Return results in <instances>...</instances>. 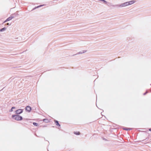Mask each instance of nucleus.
Listing matches in <instances>:
<instances>
[{
    "instance_id": "1",
    "label": "nucleus",
    "mask_w": 151,
    "mask_h": 151,
    "mask_svg": "<svg viewBox=\"0 0 151 151\" xmlns=\"http://www.w3.org/2000/svg\"><path fill=\"white\" fill-rule=\"evenodd\" d=\"M12 117L14 119L17 121H20L22 119V117L21 116L18 115H13Z\"/></svg>"
},
{
    "instance_id": "2",
    "label": "nucleus",
    "mask_w": 151,
    "mask_h": 151,
    "mask_svg": "<svg viewBox=\"0 0 151 151\" xmlns=\"http://www.w3.org/2000/svg\"><path fill=\"white\" fill-rule=\"evenodd\" d=\"M128 6V2L127 1L119 5V7H123Z\"/></svg>"
},
{
    "instance_id": "3",
    "label": "nucleus",
    "mask_w": 151,
    "mask_h": 151,
    "mask_svg": "<svg viewBox=\"0 0 151 151\" xmlns=\"http://www.w3.org/2000/svg\"><path fill=\"white\" fill-rule=\"evenodd\" d=\"M23 110L22 109H19L15 111V113L17 114H19L23 112Z\"/></svg>"
},
{
    "instance_id": "4",
    "label": "nucleus",
    "mask_w": 151,
    "mask_h": 151,
    "mask_svg": "<svg viewBox=\"0 0 151 151\" xmlns=\"http://www.w3.org/2000/svg\"><path fill=\"white\" fill-rule=\"evenodd\" d=\"M25 110L28 112H30L32 110V108L30 106H28L26 107Z\"/></svg>"
},
{
    "instance_id": "5",
    "label": "nucleus",
    "mask_w": 151,
    "mask_h": 151,
    "mask_svg": "<svg viewBox=\"0 0 151 151\" xmlns=\"http://www.w3.org/2000/svg\"><path fill=\"white\" fill-rule=\"evenodd\" d=\"M127 2L128 5L129 6L134 4L136 2V1L135 0H132Z\"/></svg>"
},
{
    "instance_id": "6",
    "label": "nucleus",
    "mask_w": 151,
    "mask_h": 151,
    "mask_svg": "<svg viewBox=\"0 0 151 151\" xmlns=\"http://www.w3.org/2000/svg\"><path fill=\"white\" fill-rule=\"evenodd\" d=\"M15 107H13L10 110V111H13L15 109Z\"/></svg>"
},
{
    "instance_id": "7",
    "label": "nucleus",
    "mask_w": 151,
    "mask_h": 151,
    "mask_svg": "<svg viewBox=\"0 0 151 151\" xmlns=\"http://www.w3.org/2000/svg\"><path fill=\"white\" fill-rule=\"evenodd\" d=\"M6 29V28L4 27V28L0 29V32H2V31H4Z\"/></svg>"
},
{
    "instance_id": "8",
    "label": "nucleus",
    "mask_w": 151,
    "mask_h": 151,
    "mask_svg": "<svg viewBox=\"0 0 151 151\" xmlns=\"http://www.w3.org/2000/svg\"><path fill=\"white\" fill-rule=\"evenodd\" d=\"M33 124L35 126H38V124L36 123H33Z\"/></svg>"
},
{
    "instance_id": "9",
    "label": "nucleus",
    "mask_w": 151,
    "mask_h": 151,
    "mask_svg": "<svg viewBox=\"0 0 151 151\" xmlns=\"http://www.w3.org/2000/svg\"><path fill=\"white\" fill-rule=\"evenodd\" d=\"M55 123H56V124L57 125H59V126H60V124H59L58 123V122L57 121H55Z\"/></svg>"
},
{
    "instance_id": "10",
    "label": "nucleus",
    "mask_w": 151,
    "mask_h": 151,
    "mask_svg": "<svg viewBox=\"0 0 151 151\" xmlns=\"http://www.w3.org/2000/svg\"><path fill=\"white\" fill-rule=\"evenodd\" d=\"M14 17V16H12L11 17H10V20L13 19Z\"/></svg>"
},
{
    "instance_id": "11",
    "label": "nucleus",
    "mask_w": 151,
    "mask_h": 151,
    "mask_svg": "<svg viewBox=\"0 0 151 151\" xmlns=\"http://www.w3.org/2000/svg\"><path fill=\"white\" fill-rule=\"evenodd\" d=\"M123 129L124 130H128V129H128V128H124Z\"/></svg>"
},
{
    "instance_id": "12",
    "label": "nucleus",
    "mask_w": 151,
    "mask_h": 151,
    "mask_svg": "<svg viewBox=\"0 0 151 151\" xmlns=\"http://www.w3.org/2000/svg\"><path fill=\"white\" fill-rule=\"evenodd\" d=\"M75 134H80V133L79 132H77L76 133V132H75Z\"/></svg>"
},
{
    "instance_id": "13",
    "label": "nucleus",
    "mask_w": 151,
    "mask_h": 151,
    "mask_svg": "<svg viewBox=\"0 0 151 151\" xmlns=\"http://www.w3.org/2000/svg\"><path fill=\"white\" fill-rule=\"evenodd\" d=\"M86 52V50L83 51V52H82L81 53H84L85 52Z\"/></svg>"
},
{
    "instance_id": "14",
    "label": "nucleus",
    "mask_w": 151,
    "mask_h": 151,
    "mask_svg": "<svg viewBox=\"0 0 151 151\" xmlns=\"http://www.w3.org/2000/svg\"><path fill=\"white\" fill-rule=\"evenodd\" d=\"M9 17L8 18H7V19L6 20H7V21L9 20Z\"/></svg>"
},
{
    "instance_id": "15",
    "label": "nucleus",
    "mask_w": 151,
    "mask_h": 151,
    "mask_svg": "<svg viewBox=\"0 0 151 151\" xmlns=\"http://www.w3.org/2000/svg\"><path fill=\"white\" fill-rule=\"evenodd\" d=\"M149 130L150 131H151V129H149Z\"/></svg>"
},
{
    "instance_id": "16",
    "label": "nucleus",
    "mask_w": 151,
    "mask_h": 151,
    "mask_svg": "<svg viewBox=\"0 0 151 151\" xmlns=\"http://www.w3.org/2000/svg\"><path fill=\"white\" fill-rule=\"evenodd\" d=\"M45 119H44V120H44V121H45Z\"/></svg>"
},
{
    "instance_id": "17",
    "label": "nucleus",
    "mask_w": 151,
    "mask_h": 151,
    "mask_svg": "<svg viewBox=\"0 0 151 151\" xmlns=\"http://www.w3.org/2000/svg\"><path fill=\"white\" fill-rule=\"evenodd\" d=\"M39 6V7H40V6Z\"/></svg>"
}]
</instances>
